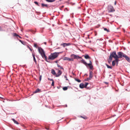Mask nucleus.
<instances>
[{"label":"nucleus","mask_w":130,"mask_h":130,"mask_svg":"<svg viewBox=\"0 0 130 130\" xmlns=\"http://www.w3.org/2000/svg\"><path fill=\"white\" fill-rule=\"evenodd\" d=\"M81 62L85 65L87 68L89 69V78L91 79L93 77V72L91 70H93L94 69L92 65V63L90 60H89V63H87L84 60L82 59L81 60Z\"/></svg>","instance_id":"nucleus-1"},{"label":"nucleus","mask_w":130,"mask_h":130,"mask_svg":"<svg viewBox=\"0 0 130 130\" xmlns=\"http://www.w3.org/2000/svg\"><path fill=\"white\" fill-rule=\"evenodd\" d=\"M63 52H55L53 53H51L48 56V59L51 60H53L56 58L58 56L59 54Z\"/></svg>","instance_id":"nucleus-2"},{"label":"nucleus","mask_w":130,"mask_h":130,"mask_svg":"<svg viewBox=\"0 0 130 130\" xmlns=\"http://www.w3.org/2000/svg\"><path fill=\"white\" fill-rule=\"evenodd\" d=\"M37 48L38 51L41 56L45 54V52L41 47H38Z\"/></svg>","instance_id":"nucleus-3"},{"label":"nucleus","mask_w":130,"mask_h":130,"mask_svg":"<svg viewBox=\"0 0 130 130\" xmlns=\"http://www.w3.org/2000/svg\"><path fill=\"white\" fill-rule=\"evenodd\" d=\"M109 57L112 59L114 58L115 59L117 58V54H116L115 51H114L112 52H111L110 53V55Z\"/></svg>","instance_id":"nucleus-4"},{"label":"nucleus","mask_w":130,"mask_h":130,"mask_svg":"<svg viewBox=\"0 0 130 130\" xmlns=\"http://www.w3.org/2000/svg\"><path fill=\"white\" fill-rule=\"evenodd\" d=\"M117 54L118 55H117V58L118 59L121 58L122 57H123L125 54L121 52H119Z\"/></svg>","instance_id":"nucleus-5"},{"label":"nucleus","mask_w":130,"mask_h":130,"mask_svg":"<svg viewBox=\"0 0 130 130\" xmlns=\"http://www.w3.org/2000/svg\"><path fill=\"white\" fill-rule=\"evenodd\" d=\"M108 9L109 12H113L115 11L113 6L111 5L108 6Z\"/></svg>","instance_id":"nucleus-6"},{"label":"nucleus","mask_w":130,"mask_h":130,"mask_svg":"<svg viewBox=\"0 0 130 130\" xmlns=\"http://www.w3.org/2000/svg\"><path fill=\"white\" fill-rule=\"evenodd\" d=\"M70 57L71 58L73 57L74 59H76L77 60L79 59H83L82 57H81L79 56L78 55H77L74 54H72L70 55Z\"/></svg>","instance_id":"nucleus-7"},{"label":"nucleus","mask_w":130,"mask_h":130,"mask_svg":"<svg viewBox=\"0 0 130 130\" xmlns=\"http://www.w3.org/2000/svg\"><path fill=\"white\" fill-rule=\"evenodd\" d=\"M125 60L127 61V62H130V58L127 56L125 54L124 55V57Z\"/></svg>","instance_id":"nucleus-8"},{"label":"nucleus","mask_w":130,"mask_h":130,"mask_svg":"<svg viewBox=\"0 0 130 130\" xmlns=\"http://www.w3.org/2000/svg\"><path fill=\"white\" fill-rule=\"evenodd\" d=\"M71 45V43H63L61 44V45H62L64 47L66 46H68L70 45Z\"/></svg>","instance_id":"nucleus-9"},{"label":"nucleus","mask_w":130,"mask_h":130,"mask_svg":"<svg viewBox=\"0 0 130 130\" xmlns=\"http://www.w3.org/2000/svg\"><path fill=\"white\" fill-rule=\"evenodd\" d=\"M62 73V72L60 70H58V73L56 74L55 76L56 77H59Z\"/></svg>","instance_id":"nucleus-10"},{"label":"nucleus","mask_w":130,"mask_h":130,"mask_svg":"<svg viewBox=\"0 0 130 130\" xmlns=\"http://www.w3.org/2000/svg\"><path fill=\"white\" fill-rule=\"evenodd\" d=\"M43 58H44L45 60L47 61V62L51 63H52L51 62H50V61H48L47 60V56H46L45 54L44 55H43L42 56H41Z\"/></svg>","instance_id":"nucleus-11"},{"label":"nucleus","mask_w":130,"mask_h":130,"mask_svg":"<svg viewBox=\"0 0 130 130\" xmlns=\"http://www.w3.org/2000/svg\"><path fill=\"white\" fill-rule=\"evenodd\" d=\"M43 58H44L45 60L47 61V62L51 63H52L51 62H50V61H48L47 60V56H46L45 54L44 55H43L42 56H41Z\"/></svg>","instance_id":"nucleus-12"},{"label":"nucleus","mask_w":130,"mask_h":130,"mask_svg":"<svg viewBox=\"0 0 130 130\" xmlns=\"http://www.w3.org/2000/svg\"><path fill=\"white\" fill-rule=\"evenodd\" d=\"M83 56H84L85 58L86 59H90L91 57L87 54H85L84 55H83Z\"/></svg>","instance_id":"nucleus-13"},{"label":"nucleus","mask_w":130,"mask_h":130,"mask_svg":"<svg viewBox=\"0 0 130 130\" xmlns=\"http://www.w3.org/2000/svg\"><path fill=\"white\" fill-rule=\"evenodd\" d=\"M42 91L41 90L39 89V88H38L35 91H33V93H37L41 92Z\"/></svg>","instance_id":"nucleus-14"},{"label":"nucleus","mask_w":130,"mask_h":130,"mask_svg":"<svg viewBox=\"0 0 130 130\" xmlns=\"http://www.w3.org/2000/svg\"><path fill=\"white\" fill-rule=\"evenodd\" d=\"M41 5L42 7L43 8L45 7L47 8H48L49 7L48 6V5L47 4H45L44 3H42L41 4Z\"/></svg>","instance_id":"nucleus-15"},{"label":"nucleus","mask_w":130,"mask_h":130,"mask_svg":"<svg viewBox=\"0 0 130 130\" xmlns=\"http://www.w3.org/2000/svg\"><path fill=\"white\" fill-rule=\"evenodd\" d=\"M79 87L81 89H83L84 88V84L83 83H80L79 85Z\"/></svg>","instance_id":"nucleus-16"},{"label":"nucleus","mask_w":130,"mask_h":130,"mask_svg":"<svg viewBox=\"0 0 130 130\" xmlns=\"http://www.w3.org/2000/svg\"><path fill=\"white\" fill-rule=\"evenodd\" d=\"M115 61H116V66H117L119 63V62L120 61V60L119 59L117 58L115 59Z\"/></svg>","instance_id":"nucleus-17"},{"label":"nucleus","mask_w":130,"mask_h":130,"mask_svg":"<svg viewBox=\"0 0 130 130\" xmlns=\"http://www.w3.org/2000/svg\"><path fill=\"white\" fill-rule=\"evenodd\" d=\"M51 73L53 75H56V73L55 70L53 69H52L51 70Z\"/></svg>","instance_id":"nucleus-18"},{"label":"nucleus","mask_w":130,"mask_h":130,"mask_svg":"<svg viewBox=\"0 0 130 130\" xmlns=\"http://www.w3.org/2000/svg\"><path fill=\"white\" fill-rule=\"evenodd\" d=\"M11 120L13 121L16 124H19L18 122L15 120L14 119L12 118L11 119Z\"/></svg>","instance_id":"nucleus-19"},{"label":"nucleus","mask_w":130,"mask_h":130,"mask_svg":"<svg viewBox=\"0 0 130 130\" xmlns=\"http://www.w3.org/2000/svg\"><path fill=\"white\" fill-rule=\"evenodd\" d=\"M70 58L68 57H65L63 58V60H68L70 61Z\"/></svg>","instance_id":"nucleus-20"},{"label":"nucleus","mask_w":130,"mask_h":130,"mask_svg":"<svg viewBox=\"0 0 130 130\" xmlns=\"http://www.w3.org/2000/svg\"><path fill=\"white\" fill-rule=\"evenodd\" d=\"M47 2L49 3H52L55 1V0H45Z\"/></svg>","instance_id":"nucleus-21"},{"label":"nucleus","mask_w":130,"mask_h":130,"mask_svg":"<svg viewBox=\"0 0 130 130\" xmlns=\"http://www.w3.org/2000/svg\"><path fill=\"white\" fill-rule=\"evenodd\" d=\"M112 59L111 58H110V57H109L108 59L107 60L108 62L109 63H110Z\"/></svg>","instance_id":"nucleus-22"},{"label":"nucleus","mask_w":130,"mask_h":130,"mask_svg":"<svg viewBox=\"0 0 130 130\" xmlns=\"http://www.w3.org/2000/svg\"><path fill=\"white\" fill-rule=\"evenodd\" d=\"M105 64L106 65V66L108 68L110 69H112V67L111 66H109V65H108L107 63H105Z\"/></svg>","instance_id":"nucleus-23"},{"label":"nucleus","mask_w":130,"mask_h":130,"mask_svg":"<svg viewBox=\"0 0 130 130\" xmlns=\"http://www.w3.org/2000/svg\"><path fill=\"white\" fill-rule=\"evenodd\" d=\"M116 63V61H115V59L112 61V66H114L115 65Z\"/></svg>","instance_id":"nucleus-24"},{"label":"nucleus","mask_w":130,"mask_h":130,"mask_svg":"<svg viewBox=\"0 0 130 130\" xmlns=\"http://www.w3.org/2000/svg\"><path fill=\"white\" fill-rule=\"evenodd\" d=\"M104 30L105 31H106L107 32H110V30L109 29H108L107 28L103 27Z\"/></svg>","instance_id":"nucleus-25"},{"label":"nucleus","mask_w":130,"mask_h":130,"mask_svg":"<svg viewBox=\"0 0 130 130\" xmlns=\"http://www.w3.org/2000/svg\"><path fill=\"white\" fill-rule=\"evenodd\" d=\"M74 79L76 81L80 83L81 82V80L79 79H78V78H74Z\"/></svg>","instance_id":"nucleus-26"},{"label":"nucleus","mask_w":130,"mask_h":130,"mask_svg":"<svg viewBox=\"0 0 130 130\" xmlns=\"http://www.w3.org/2000/svg\"><path fill=\"white\" fill-rule=\"evenodd\" d=\"M89 83L87 82H86L85 85H84V88H87V86Z\"/></svg>","instance_id":"nucleus-27"},{"label":"nucleus","mask_w":130,"mask_h":130,"mask_svg":"<svg viewBox=\"0 0 130 130\" xmlns=\"http://www.w3.org/2000/svg\"><path fill=\"white\" fill-rule=\"evenodd\" d=\"M68 87H64L63 88V89L64 91L67 90L68 89Z\"/></svg>","instance_id":"nucleus-28"},{"label":"nucleus","mask_w":130,"mask_h":130,"mask_svg":"<svg viewBox=\"0 0 130 130\" xmlns=\"http://www.w3.org/2000/svg\"><path fill=\"white\" fill-rule=\"evenodd\" d=\"M19 40L22 43V44L24 45L25 43L24 41H22L20 39H19Z\"/></svg>","instance_id":"nucleus-29"},{"label":"nucleus","mask_w":130,"mask_h":130,"mask_svg":"<svg viewBox=\"0 0 130 130\" xmlns=\"http://www.w3.org/2000/svg\"><path fill=\"white\" fill-rule=\"evenodd\" d=\"M27 47L30 50L31 52H32L33 49H32L31 48H30L28 45H27Z\"/></svg>","instance_id":"nucleus-30"},{"label":"nucleus","mask_w":130,"mask_h":130,"mask_svg":"<svg viewBox=\"0 0 130 130\" xmlns=\"http://www.w3.org/2000/svg\"><path fill=\"white\" fill-rule=\"evenodd\" d=\"M13 36H16V37H18V35L17 34V33H13Z\"/></svg>","instance_id":"nucleus-31"},{"label":"nucleus","mask_w":130,"mask_h":130,"mask_svg":"<svg viewBox=\"0 0 130 130\" xmlns=\"http://www.w3.org/2000/svg\"><path fill=\"white\" fill-rule=\"evenodd\" d=\"M34 3L36 4V5H37L38 6H39V4L36 1H35L34 2Z\"/></svg>","instance_id":"nucleus-32"},{"label":"nucleus","mask_w":130,"mask_h":130,"mask_svg":"<svg viewBox=\"0 0 130 130\" xmlns=\"http://www.w3.org/2000/svg\"><path fill=\"white\" fill-rule=\"evenodd\" d=\"M90 79L89 77L87 78L86 79H85V81H88L89 80H90Z\"/></svg>","instance_id":"nucleus-33"},{"label":"nucleus","mask_w":130,"mask_h":130,"mask_svg":"<svg viewBox=\"0 0 130 130\" xmlns=\"http://www.w3.org/2000/svg\"><path fill=\"white\" fill-rule=\"evenodd\" d=\"M32 52V56H33V58L35 57V55L34 54L35 53L34 51H33V52Z\"/></svg>","instance_id":"nucleus-34"},{"label":"nucleus","mask_w":130,"mask_h":130,"mask_svg":"<svg viewBox=\"0 0 130 130\" xmlns=\"http://www.w3.org/2000/svg\"><path fill=\"white\" fill-rule=\"evenodd\" d=\"M34 46L36 48H37V43H35L34 44Z\"/></svg>","instance_id":"nucleus-35"},{"label":"nucleus","mask_w":130,"mask_h":130,"mask_svg":"<svg viewBox=\"0 0 130 130\" xmlns=\"http://www.w3.org/2000/svg\"><path fill=\"white\" fill-rule=\"evenodd\" d=\"M67 74H66V75H65L64 76V77L65 78H66V80H69L67 78Z\"/></svg>","instance_id":"nucleus-36"},{"label":"nucleus","mask_w":130,"mask_h":130,"mask_svg":"<svg viewBox=\"0 0 130 130\" xmlns=\"http://www.w3.org/2000/svg\"><path fill=\"white\" fill-rule=\"evenodd\" d=\"M54 80L52 82V84H51V86H54Z\"/></svg>","instance_id":"nucleus-37"},{"label":"nucleus","mask_w":130,"mask_h":130,"mask_svg":"<svg viewBox=\"0 0 130 130\" xmlns=\"http://www.w3.org/2000/svg\"><path fill=\"white\" fill-rule=\"evenodd\" d=\"M29 31H30V32H32V33L33 34H34L35 33V32H34V31L33 30H31V29L30 30H29Z\"/></svg>","instance_id":"nucleus-38"},{"label":"nucleus","mask_w":130,"mask_h":130,"mask_svg":"<svg viewBox=\"0 0 130 130\" xmlns=\"http://www.w3.org/2000/svg\"><path fill=\"white\" fill-rule=\"evenodd\" d=\"M80 117L84 119H86L87 118L85 116V117H83L82 116H81Z\"/></svg>","instance_id":"nucleus-39"},{"label":"nucleus","mask_w":130,"mask_h":130,"mask_svg":"<svg viewBox=\"0 0 130 130\" xmlns=\"http://www.w3.org/2000/svg\"><path fill=\"white\" fill-rule=\"evenodd\" d=\"M41 78H42V75H41L40 76V77H39V80H40V81H41Z\"/></svg>","instance_id":"nucleus-40"},{"label":"nucleus","mask_w":130,"mask_h":130,"mask_svg":"<svg viewBox=\"0 0 130 130\" xmlns=\"http://www.w3.org/2000/svg\"><path fill=\"white\" fill-rule=\"evenodd\" d=\"M74 61V59L72 58H70V61Z\"/></svg>","instance_id":"nucleus-41"},{"label":"nucleus","mask_w":130,"mask_h":130,"mask_svg":"<svg viewBox=\"0 0 130 130\" xmlns=\"http://www.w3.org/2000/svg\"><path fill=\"white\" fill-rule=\"evenodd\" d=\"M66 3H67V4H71V3H70L68 1H66Z\"/></svg>","instance_id":"nucleus-42"},{"label":"nucleus","mask_w":130,"mask_h":130,"mask_svg":"<svg viewBox=\"0 0 130 130\" xmlns=\"http://www.w3.org/2000/svg\"><path fill=\"white\" fill-rule=\"evenodd\" d=\"M48 79L49 80H50L51 81H53L54 80L52 79H50L49 78H48Z\"/></svg>","instance_id":"nucleus-43"},{"label":"nucleus","mask_w":130,"mask_h":130,"mask_svg":"<svg viewBox=\"0 0 130 130\" xmlns=\"http://www.w3.org/2000/svg\"><path fill=\"white\" fill-rule=\"evenodd\" d=\"M104 83H105V84L106 85H108V83L105 82H104Z\"/></svg>","instance_id":"nucleus-44"},{"label":"nucleus","mask_w":130,"mask_h":130,"mask_svg":"<svg viewBox=\"0 0 130 130\" xmlns=\"http://www.w3.org/2000/svg\"><path fill=\"white\" fill-rule=\"evenodd\" d=\"M3 30L2 29V27L0 26V31H3Z\"/></svg>","instance_id":"nucleus-45"},{"label":"nucleus","mask_w":130,"mask_h":130,"mask_svg":"<svg viewBox=\"0 0 130 130\" xmlns=\"http://www.w3.org/2000/svg\"><path fill=\"white\" fill-rule=\"evenodd\" d=\"M60 68L61 69H62V70H64V69H63V68L62 66H61V67H60Z\"/></svg>","instance_id":"nucleus-46"},{"label":"nucleus","mask_w":130,"mask_h":130,"mask_svg":"<svg viewBox=\"0 0 130 130\" xmlns=\"http://www.w3.org/2000/svg\"><path fill=\"white\" fill-rule=\"evenodd\" d=\"M57 66L58 67H61V66L59 65L57 63Z\"/></svg>","instance_id":"nucleus-47"},{"label":"nucleus","mask_w":130,"mask_h":130,"mask_svg":"<svg viewBox=\"0 0 130 130\" xmlns=\"http://www.w3.org/2000/svg\"><path fill=\"white\" fill-rule=\"evenodd\" d=\"M58 60H56V61H55L54 62L56 63H57L58 62Z\"/></svg>","instance_id":"nucleus-48"},{"label":"nucleus","mask_w":130,"mask_h":130,"mask_svg":"<svg viewBox=\"0 0 130 130\" xmlns=\"http://www.w3.org/2000/svg\"><path fill=\"white\" fill-rule=\"evenodd\" d=\"M33 58V60H34V61L35 60H36V59L35 57H34Z\"/></svg>","instance_id":"nucleus-49"},{"label":"nucleus","mask_w":130,"mask_h":130,"mask_svg":"<svg viewBox=\"0 0 130 130\" xmlns=\"http://www.w3.org/2000/svg\"><path fill=\"white\" fill-rule=\"evenodd\" d=\"M57 88L58 89H59L60 88V86H57Z\"/></svg>","instance_id":"nucleus-50"},{"label":"nucleus","mask_w":130,"mask_h":130,"mask_svg":"<svg viewBox=\"0 0 130 130\" xmlns=\"http://www.w3.org/2000/svg\"><path fill=\"white\" fill-rule=\"evenodd\" d=\"M18 37H19L20 38H21V37L20 36H19V35H18Z\"/></svg>","instance_id":"nucleus-51"},{"label":"nucleus","mask_w":130,"mask_h":130,"mask_svg":"<svg viewBox=\"0 0 130 130\" xmlns=\"http://www.w3.org/2000/svg\"><path fill=\"white\" fill-rule=\"evenodd\" d=\"M91 40H90L89 41H88V42L89 43H91Z\"/></svg>","instance_id":"nucleus-52"},{"label":"nucleus","mask_w":130,"mask_h":130,"mask_svg":"<svg viewBox=\"0 0 130 130\" xmlns=\"http://www.w3.org/2000/svg\"><path fill=\"white\" fill-rule=\"evenodd\" d=\"M44 43L45 45H46V42H44Z\"/></svg>","instance_id":"nucleus-53"},{"label":"nucleus","mask_w":130,"mask_h":130,"mask_svg":"<svg viewBox=\"0 0 130 130\" xmlns=\"http://www.w3.org/2000/svg\"><path fill=\"white\" fill-rule=\"evenodd\" d=\"M34 61L35 62V63H37V61H36V60Z\"/></svg>","instance_id":"nucleus-54"},{"label":"nucleus","mask_w":130,"mask_h":130,"mask_svg":"<svg viewBox=\"0 0 130 130\" xmlns=\"http://www.w3.org/2000/svg\"><path fill=\"white\" fill-rule=\"evenodd\" d=\"M99 40H103V39H100Z\"/></svg>","instance_id":"nucleus-55"},{"label":"nucleus","mask_w":130,"mask_h":130,"mask_svg":"<svg viewBox=\"0 0 130 130\" xmlns=\"http://www.w3.org/2000/svg\"><path fill=\"white\" fill-rule=\"evenodd\" d=\"M116 1H115V5H116Z\"/></svg>","instance_id":"nucleus-56"},{"label":"nucleus","mask_w":130,"mask_h":130,"mask_svg":"<svg viewBox=\"0 0 130 130\" xmlns=\"http://www.w3.org/2000/svg\"><path fill=\"white\" fill-rule=\"evenodd\" d=\"M25 37H27V38H28V37L26 35H25Z\"/></svg>","instance_id":"nucleus-57"},{"label":"nucleus","mask_w":130,"mask_h":130,"mask_svg":"<svg viewBox=\"0 0 130 130\" xmlns=\"http://www.w3.org/2000/svg\"><path fill=\"white\" fill-rule=\"evenodd\" d=\"M46 128V129H47V130H48V129H49V128Z\"/></svg>","instance_id":"nucleus-58"},{"label":"nucleus","mask_w":130,"mask_h":130,"mask_svg":"<svg viewBox=\"0 0 130 130\" xmlns=\"http://www.w3.org/2000/svg\"><path fill=\"white\" fill-rule=\"evenodd\" d=\"M0 98H1V99H3L4 98L2 97H0Z\"/></svg>","instance_id":"nucleus-59"},{"label":"nucleus","mask_w":130,"mask_h":130,"mask_svg":"<svg viewBox=\"0 0 130 130\" xmlns=\"http://www.w3.org/2000/svg\"><path fill=\"white\" fill-rule=\"evenodd\" d=\"M89 87H87V88H87V89H89Z\"/></svg>","instance_id":"nucleus-60"},{"label":"nucleus","mask_w":130,"mask_h":130,"mask_svg":"<svg viewBox=\"0 0 130 130\" xmlns=\"http://www.w3.org/2000/svg\"><path fill=\"white\" fill-rule=\"evenodd\" d=\"M36 12L37 13H40V12H37V11H36Z\"/></svg>","instance_id":"nucleus-61"},{"label":"nucleus","mask_w":130,"mask_h":130,"mask_svg":"<svg viewBox=\"0 0 130 130\" xmlns=\"http://www.w3.org/2000/svg\"><path fill=\"white\" fill-rule=\"evenodd\" d=\"M61 59V58H60V59H59V60H58V61H60V60Z\"/></svg>","instance_id":"nucleus-62"},{"label":"nucleus","mask_w":130,"mask_h":130,"mask_svg":"<svg viewBox=\"0 0 130 130\" xmlns=\"http://www.w3.org/2000/svg\"><path fill=\"white\" fill-rule=\"evenodd\" d=\"M85 75H87V76H88V75L87 74H85Z\"/></svg>","instance_id":"nucleus-63"},{"label":"nucleus","mask_w":130,"mask_h":130,"mask_svg":"<svg viewBox=\"0 0 130 130\" xmlns=\"http://www.w3.org/2000/svg\"><path fill=\"white\" fill-rule=\"evenodd\" d=\"M14 113H11V114H14Z\"/></svg>","instance_id":"nucleus-64"}]
</instances>
